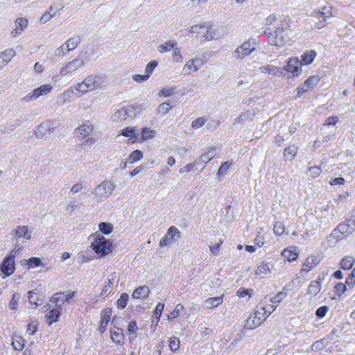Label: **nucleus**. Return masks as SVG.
<instances>
[{
  "label": "nucleus",
  "mask_w": 355,
  "mask_h": 355,
  "mask_svg": "<svg viewBox=\"0 0 355 355\" xmlns=\"http://www.w3.org/2000/svg\"><path fill=\"white\" fill-rule=\"evenodd\" d=\"M108 85L107 77L101 73H94L85 77L83 81L72 85L69 89L62 92L58 97L61 104L66 103L71 94L81 97L87 93L96 89H103Z\"/></svg>",
  "instance_id": "obj_1"
},
{
  "label": "nucleus",
  "mask_w": 355,
  "mask_h": 355,
  "mask_svg": "<svg viewBox=\"0 0 355 355\" xmlns=\"http://www.w3.org/2000/svg\"><path fill=\"white\" fill-rule=\"evenodd\" d=\"M291 19L288 17L280 20L274 30L267 28L264 33L268 37L269 44L277 46H282L288 42L286 31Z\"/></svg>",
  "instance_id": "obj_2"
},
{
  "label": "nucleus",
  "mask_w": 355,
  "mask_h": 355,
  "mask_svg": "<svg viewBox=\"0 0 355 355\" xmlns=\"http://www.w3.org/2000/svg\"><path fill=\"white\" fill-rule=\"evenodd\" d=\"M94 130V123L89 120L85 121L74 130L76 137L82 141L80 144L82 146L91 147L96 142V139L91 136Z\"/></svg>",
  "instance_id": "obj_3"
},
{
  "label": "nucleus",
  "mask_w": 355,
  "mask_h": 355,
  "mask_svg": "<svg viewBox=\"0 0 355 355\" xmlns=\"http://www.w3.org/2000/svg\"><path fill=\"white\" fill-rule=\"evenodd\" d=\"M336 209L331 203L328 202L326 205L320 207L316 211L317 226L325 229L330 224L334 223L336 221Z\"/></svg>",
  "instance_id": "obj_4"
},
{
  "label": "nucleus",
  "mask_w": 355,
  "mask_h": 355,
  "mask_svg": "<svg viewBox=\"0 0 355 355\" xmlns=\"http://www.w3.org/2000/svg\"><path fill=\"white\" fill-rule=\"evenodd\" d=\"M89 60V55L87 51L80 52L73 60L67 62L60 70V76H67L76 71L83 67Z\"/></svg>",
  "instance_id": "obj_5"
},
{
  "label": "nucleus",
  "mask_w": 355,
  "mask_h": 355,
  "mask_svg": "<svg viewBox=\"0 0 355 355\" xmlns=\"http://www.w3.org/2000/svg\"><path fill=\"white\" fill-rule=\"evenodd\" d=\"M260 44L259 40L254 37H250L235 49L233 53V57L236 60H242L245 57L251 55L259 47Z\"/></svg>",
  "instance_id": "obj_6"
},
{
  "label": "nucleus",
  "mask_w": 355,
  "mask_h": 355,
  "mask_svg": "<svg viewBox=\"0 0 355 355\" xmlns=\"http://www.w3.org/2000/svg\"><path fill=\"white\" fill-rule=\"evenodd\" d=\"M92 239L91 248L100 257L109 253L111 243L98 232L90 236Z\"/></svg>",
  "instance_id": "obj_7"
},
{
  "label": "nucleus",
  "mask_w": 355,
  "mask_h": 355,
  "mask_svg": "<svg viewBox=\"0 0 355 355\" xmlns=\"http://www.w3.org/2000/svg\"><path fill=\"white\" fill-rule=\"evenodd\" d=\"M355 231V217L339 224L334 230V234L338 240L343 239Z\"/></svg>",
  "instance_id": "obj_8"
},
{
  "label": "nucleus",
  "mask_w": 355,
  "mask_h": 355,
  "mask_svg": "<svg viewBox=\"0 0 355 355\" xmlns=\"http://www.w3.org/2000/svg\"><path fill=\"white\" fill-rule=\"evenodd\" d=\"M11 235L13 236L12 241L15 246L19 245L20 243H24L31 239V233L27 225L17 226L12 230Z\"/></svg>",
  "instance_id": "obj_9"
},
{
  "label": "nucleus",
  "mask_w": 355,
  "mask_h": 355,
  "mask_svg": "<svg viewBox=\"0 0 355 355\" xmlns=\"http://www.w3.org/2000/svg\"><path fill=\"white\" fill-rule=\"evenodd\" d=\"M17 250H16L15 248L10 250L4 257L1 264L0 265L1 271L5 275L6 277L11 275L15 270L14 259Z\"/></svg>",
  "instance_id": "obj_10"
},
{
  "label": "nucleus",
  "mask_w": 355,
  "mask_h": 355,
  "mask_svg": "<svg viewBox=\"0 0 355 355\" xmlns=\"http://www.w3.org/2000/svg\"><path fill=\"white\" fill-rule=\"evenodd\" d=\"M266 318V315L263 314L262 311L257 308L247 319L245 327L248 329H254L259 327Z\"/></svg>",
  "instance_id": "obj_11"
},
{
  "label": "nucleus",
  "mask_w": 355,
  "mask_h": 355,
  "mask_svg": "<svg viewBox=\"0 0 355 355\" xmlns=\"http://www.w3.org/2000/svg\"><path fill=\"white\" fill-rule=\"evenodd\" d=\"M52 89L53 87L49 84L41 85L24 96L21 101L23 103H28L35 101L41 96H45L49 94Z\"/></svg>",
  "instance_id": "obj_12"
},
{
  "label": "nucleus",
  "mask_w": 355,
  "mask_h": 355,
  "mask_svg": "<svg viewBox=\"0 0 355 355\" xmlns=\"http://www.w3.org/2000/svg\"><path fill=\"white\" fill-rule=\"evenodd\" d=\"M284 69L287 72L289 78L299 76L302 73V64L298 58H291Z\"/></svg>",
  "instance_id": "obj_13"
},
{
  "label": "nucleus",
  "mask_w": 355,
  "mask_h": 355,
  "mask_svg": "<svg viewBox=\"0 0 355 355\" xmlns=\"http://www.w3.org/2000/svg\"><path fill=\"white\" fill-rule=\"evenodd\" d=\"M180 232L176 227H170L168 229L166 234L160 239L159 246L162 248L166 247L175 242L178 239L180 238Z\"/></svg>",
  "instance_id": "obj_14"
},
{
  "label": "nucleus",
  "mask_w": 355,
  "mask_h": 355,
  "mask_svg": "<svg viewBox=\"0 0 355 355\" xmlns=\"http://www.w3.org/2000/svg\"><path fill=\"white\" fill-rule=\"evenodd\" d=\"M54 128V123L52 121H45L37 127L35 133V136L40 139L49 136L53 132Z\"/></svg>",
  "instance_id": "obj_15"
},
{
  "label": "nucleus",
  "mask_w": 355,
  "mask_h": 355,
  "mask_svg": "<svg viewBox=\"0 0 355 355\" xmlns=\"http://www.w3.org/2000/svg\"><path fill=\"white\" fill-rule=\"evenodd\" d=\"M204 26H206V28L203 29V37L205 40H217L223 35L221 28L213 26L209 23H204Z\"/></svg>",
  "instance_id": "obj_16"
},
{
  "label": "nucleus",
  "mask_w": 355,
  "mask_h": 355,
  "mask_svg": "<svg viewBox=\"0 0 355 355\" xmlns=\"http://www.w3.org/2000/svg\"><path fill=\"white\" fill-rule=\"evenodd\" d=\"M110 191L111 182L109 181H103L94 189L93 193L96 198L104 200L110 196L111 193Z\"/></svg>",
  "instance_id": "obj_17"
},
{
  "label": "nucleus",
  "mask_w": 355,
  "mask_h": 355,
  "mask_svg": "<svg viewBox=\"0 0 355 355\" xmlns=\"http://www.w3.org/2000/svg\"><path fill=\"white\" fill-rule=\"evenodd\" d=\"M203 65V60L200 58H192L186 62L183 67L184 75H190L198 71Z\"/></svg>",
  "instance_id": "obj_18"
},
{
  "label": "nucleus",
  "mask_w": 355,
  "mask_h": 355,
  "mask_svg": "<svg viewBox=\"0 0 355 355\" xmlns=\"http://www.w3.org/2000/svg\"><path fill=\"white\" fill-rule=\"evenodd\" d=\"M15 24V28L10 32V35L13 38L17 37L25 31L28 26V21L26 18L19 17L16 19Z\"/></svg>",
  "instance_id": "obj_19"
},
{
  "label": "nucleus",
  "mask_w": 355,
  "mask_h": 355,
  "mask_svg": "<svg viewBox=\"0 0 355 355\" xmlns=\"http://www.w3.org/2000/svg\"><path fill=\"white\" fill-rule=\"evenodd\" d=\"M313 15L318 19L322 18L323 21H326L334 16V8L332 6L328 5L324 6L320 9L313 11Z\"/></svg>",
  "instance_id": "obj_20"
},
{
  "label": "nucleus",
  "mask_w": 355,
  "mask_h": 355,
  "mask_svg": "<svg viewBox=\"0 0 355 355\" xmlns=\"http://www.w3.org/2000/svg\"><path fill=\"white\" fill-rule=\"evenodd\" d=\"M282 255L284 259L291 262L297 259L299 252L296 246H290L282 251Z\"/></svg>",
  "instance_id": "obj_21"
},
{
  "label": "nucleus",
  "mask_w": 355,
  "mask_h": 355,
  "mask_svg": "<svg viewBox=\"0 0 355 355\" xmlns=\"http://www.w3.org/2000/svg\"><path fill=\"white\" fill-rule=\"evenodd\" d=\"M277 306L271 303L270 302H264V298L261 300L259 304V306L257 307L259 310H261L265 315L268 318Z\"/></svg>",
  "instance_id": "obj_22"
},
{
  "label": "nucleus",
  "mask_w": 355,
  "mask_h": 355,
  "mask_svg": "<svg viewBox=\"0 0 355 355\" xmlns=\"http://www.w3.org/2000/svg\"><path fill=\"white\" fill-rule=\"evenodd\" d=\"M101 324L99 327V331L103 334L105 328L110 320L111 316V309H106L101 312Z\"/></svg>",
  "instance_id": "obj_23"
},
{
  "label": "nucleus",
  "mask_w": 355,
  "mask_h": 355,
  "mask_svg": "<svg viewBox=\"0 0 355 355\" xmlns=\"http://www.w3.org/2000/svg\"><path fill=\"white\" fill-rule=\"evenodd\" d=\"M316 56L317 52L315 50L307 51L301 55L300 63L302 65H309L313 62Z\"/></svg>",
  "instance_id": "obj_24"
},
{
  "label": "nucleus",
  "mask_w": 355,
  "mask_h": 355,
  "mask_svg": "<svg viewBox=\"0 0 355 355\" xmlns=\"http://www.w3.org/2000/svg\"><path fill=\"white\" fill-rule=\"evenodd\" d=\"M259 71L264 74L279 76L282 73L279 67H274L272 65H263L259 67Z\"/></svg>",
  "instance_id": "obj_25"
},
{
  "label": "nucleus",
  "mask_w": 355,
  "mask_h": 355,
  "mask_svg": "<svg viewBox=\"0 0 355 355\" xmlns=\"http://www.w3.org/2000/svg\"><path fill=\"white\" fill-rule=\"evenodd\" d=\"M150 290L148 286H142L137 288L132 293V297L135 299L143 300L149 295Z\"/></svg>",
  "instance_id": "obj_26"
},
{
  "label": "nucleus",
  "mask_w": 355,
  "mask_h": 355,
  "mask_svg": "<svg viewBox=\"0 0 355 355\" xmlns=\"http://www.w3.org/2000/svg\"><path fill=\"white\" fill-rule=\"evenodd\" d=\"M320 260L315 256L308 257L304 264L302 270L305 272H309L313 268L316 266L319 263Z\"/></svg>",
  "instance_id": "obj_27"
},
{
  "label": "nucleus",
  "mask_w": 355,
  "mask_h": 355,
  "mask_svg": "<svg viewBox=\"0 0 355 355\" xmlns=\"http://www.w3.org/2000/svg\"><path fill=\"white\" fill-rule=\"evenodd\" d=\"M271 272L269 267V263L267 261H261L255 270V275L260 277H263Z\"/></svg>",
  "instance_id": "obj_28"
},
{
  "label": "nucleus",
  "mask_w": 355,
  "mask_h": 355,
  "mask_svg": "<svg viewBox=\"0 0 355 355\" xmlns=\"http://www.w3.org/2000/svg\"><path fill=\"white\" fill-rule=\"evenodd\" d=\"M223 302V296L209 297L204 301L203 306L206 309H213L221 304Z\"/></svg>",
  "instance_id": "obj_29"
},
{
  "label": "nucleus",
  "mask_w": 355,
  "mask_h": 355,
  "mask_svg": "<svg viewBox=\"0 0 355 355\" xmlns=\"http://www.w3.org/2000/svg\"><path fill=\"white\" fill-rule=\"evenodd\" d=\"M51 302L55 304L57 309L61 310L62 306L64 304V302H66L65 293L58 292L55 293Z\"/></svg>",
  "instance_id": "obj_30"
},
{
  "label": "nucleus",
  "mask_w": 355,
  "mask_h": 355,
  "mask_svg": "<svg viewBox=\"0 0 355 355\" xmlns=\"http://www.w3.org/2000/svg\"><path fill=\"white\" fill-rule=\"evenodd\" d=\"M321 290V284L320 282L312 281L308 287V293L311 296V298L315 297Z\"/></svg>",
  "instance_id": "obj_31"
},
{
  "label": "nucleus",
  "mask_w": 355,
  "mask_h": 355,
  "mask_svg": "<svg viewBox=\"0 0 355 355\" xmlns=\"http://www.w3.org/2000/svg\"><path fill=\"white\" fill-rule=\"evenodd\" d=\"M286 292L281 291L273 297H265L264 302H270L271 303L275 304L277 306L278 304L286 297Z\"/></svg>",
  "instance_id": "obj_32"
},
{
  "label": "nucleus",
  "mask_w": 355,
  "mask_h": 355,
  "mask_svg": "<svg viewBox=\"0 0 355 355\" xmlns=\"http://www.w3.org/2000/svg\"><path fill=\"white\" fill-rule=\"evenodd\" d=\"M112 342L117 345H122L124 343L123 332L121 329H112Z\"/></svg>",
  "instance_id": "obj_33"
},
{
  "label": "nucleus",
  "mask_w": 355,
  "mask_h": 355,
  "mask_svg": "<svg viewBox=\"0 0 355 355\" xmlns=\"http://www.w3.org/2000/svg\"><path fill=\"white\" fill-rule=\"evenodd\" d=\"M132 110L133 106L123 107L115 112L114 116L115 118L119 119L120 121L125 120L126 119V116H128L129 114L132 112Z\"/></svg>",
  "instance_id": "obj_34"
},
{
  "label": "nucleus",
  "mask_w": 355,
  "mask_h": 355,
  "mask_svg": "<svg viewBox=\"0 0 355 355\" xmlns=\"http://www.w3.org/2000/svg\"><path fill=\"white\" fill-rule=\"evenodd\" d=\"M216 155V148L215 147L210 148L207 153L201 155L200 160L205 164H207Z\"/></svg>",
  "instance_id": "obj_35"
},
{
  "label": "nucleus",
  "mask_w": 355,
  "mask_h": 355,
  "mask_svg": "<svg viewBox=\"0 0 355 355\" xmlns=\"http://www.w3.org/2000/svg\"><path fill=\"white\" fill-rule=\"evenodd\" d=\"M355 263V259L352 256L344 257L340 263V267L343 270H349Z\"/></svg>",
  "instance_id": "obj_36"
},
{
  "label": "nucleus",
  "mask_w": 355,
  "mask_h": 355,
  "mask_svg": "<svg viewBox=\"0 0 355 355\" xmlns=\"http://www.w3.org/2000/svg\"><path fill=\"white\" fill-rule=\"evenodd\" d=\"M81 40L80 37L76 35L70 37L66 42V46L67 48V51H73L74 50L78 45L80 44Z\"/></svg>",
  "instance_id": "obj_37"
},
{
  "label": "nucleus",
  "mask_w": 355,
  "mask_h": 355,
  "mask_svg": "<svg viewBox=\"0 0 355 355\" xmlns=\"http://www.w3.org/2000/svg\"><path fill=\"white\" fill-rule=\"evenodd\" d=\"M297 153V148L295 146H289L284 149V156L286 160H293Z\"/></svg>",
  "instance_id": "obj_38"
},
{
  "label": "nucleus",
  "mask_w": 355,
  "mask_h": 355,
  "mask_svg": "<svg viewBox=\"0 0 355 355\" xmlns=\"http://www.w3.org/2000/svg\"><path fill=\"white\" fill-rule=\"evenodd\" d=\"M254 116V113L250 110L243 112L239 117L235 119V123H243L249 119H252Z\"/></svg>",
  "instance_id": "obj_39"
},
{
  "label": "nucleus",
  "mask_w": 355,
  "mask_h": 355,
  "mask_svg": "<svg viewBox=\"0 0 355 355\" xmlns=\"http://www.w3.org/2000/svg\"><path fill=\"white\" fill-rule=\"evenodd\" d=\"M60 311L61 310L55 308L46 313L45 316L47 319L50 320V321H49V325H51L53 322L58 320L60 314Z\"/></svg>",
  "instance_id": "obj_40"
},
{
  "label": "nucleus",
  "mask_w": 355,
  "mask_h": 355,
  "mask_svg": "<svg viewBox=\"0 0 355 355\" xmlns=\"http://www.w3.org/2000/svg\"><path fill=\"white\" fill-rule=\"evenodd\" d=\"M120 135L130 137V140L131 141V143H135L138 139L137 135L135 134V129L134 128H126L122 130Z\"/></svg>",
  "instance_id": "obj_41"
},
{
  "label": "nucleus",
  "mask_w": 355,
  "mask_h": 355,
  "mask_svg": "<svg viewBox=\"0 0 355 355\" xmlns=\"http://www.w3.org/2000/svg\"><path fill=\"white\" fill-rule=\"evenodd\" d=\"M175 45H176V43L175 42L168 41L164 44H160L159 46H158L157 51L160 53H164L166 52H169L175 47Z\"/></svg>",
  "instance_id": "obj_42"
},
{
  "label": "nucleus",
  "mask_w": 355,
  "mask_h": 355,
  "mask_svg": "<svg viewBox=\"0 0 355 355\" xmlns=\"http://www.w3.org/2000/svg\"><path fill=\"white\" fill-rule=\"evenodd\" d=\"M183 305L182 304H178L175 306L174 310L168 315L167 318L170 320H173L182 315L183 313Z\"/></svg>",
  "instance_id": "obj_43"
},
{
  "label": "nucleus",
  "mask_w": 355,
  "mask_h": 355,
  "mask_svg": "<svg viewBox=\"0 0 355 355\" xmlns=\"http://www.w3.org/2000/svg\"><path fill=\"white\" fill-rule=\"evenodd\" d=\"M15 55V51L13 49H8L0 53V57L6 64Z\"/></svg>",
  "instance_id": "obj_44"
},
{
  "label": "nucleus",
  "mask_w": 355,
  "mask_h": 355,
  "mask_svg": "<svg viewBox=\"0 0 355 355\" xmlns=\"http://www.w3.org/2000/svg\"><path fill=\"white\" fill-rule=\"evenodd\" d=\"M12 345L15 350H21L24 347V339L21 336H14L12 338Z\"/></svg>",
  "instance_id": "obj_45"
},
{
  "label": "nucleus",
  "mask_w": 355,
  "mask_h": 355,
  "mask_svg": "<svg viewBox=\"0 0 355 355\" xmlns=\"http://www.w3.org/2000/svg\"><path fill=\"white\" fill-rule=\"evenodd\" d=\"M28 268H34L42 265L41 259L38 257H31L27 260H25Z\"/></svg>",
  "instance_id": "obj_46"
},
{
  "label": "nucleus",
  "mask_w": 355,
  "mask_h": 355,
  "mask_svg": "<svg viewBox=\"0 0 355 355\" xmlns=\"http://www.w3.org/2000/svg\"><path fill=\"white\" fill-rule=\"evenodd\" d=\"M128 300H129V295L125 293H122L120 295L119 299H118V300L116 302L117 308H119L120 309H124L127 305V302H128Z\"/></svg>",
  "instance_id": "obj_47"
},
{
  "label": "nucleus",
  "mask_w": 355,
  "mask_h": 355,
  "mask_svg": "<svg viewBox=\"0 0 355 355\" xmlns=\"http://www.w3.org/2000/svg\"><path fill=\"white\" fill-rule=\"evenodd\" d=\"M143 157V153L139 150L133 151L130 155L128 162L132 164L135 162L139 161Z\"/></svg>",
  "instance_id": "obj_48"
},
{
  "label": "nucleus",
  "mask_w": 355,
  "mask_h": 355,
  "mask_svg": "<svg viewBox=\"0 0 355 355\" xmlns=\"http://www.w3.org/2000/svg\"><path fill=\"white\" fill-rule=\"evenodd\" d=\"M232 163L229 161H226L220 165L218 170L217 175L219 177L223 176L229 170L230 166H232Z\"/></svg>",
  "instance_id": "obj_49"
},
{
  "label": "nucleus",
  "mask_w": 355,
  "mask_h": 355,
  "mask_svg": "<svg viewBox=\"0 0 355 355\" xmlns=\"http://www.w3.org/2000/svg\"><path fill=\"white\" fill-rule=\"evenodd\" d=\"M320 78L318 76H312L306 79L304 83L306 87H308L309 89L313 88L319 82Z\"/></svg>",
  "instance_id": "obj_50"
},
{
  "label": "nucleus",
  "mask_w": 355,
  "mask_h": 355,
  "mask_svg": "<svg viewBox=\"0 0 355 355\" xmlns=\"http://www.w3.org/2000/svg\"><path fill=\"white\" fill-rule=\"evenodd\" d=\"M206 28V26H204V24H197L192 26H190L187 28V31L189 33H202L203 34V29Z\"/></svg>",
  "instance_id": "obj_51"
},
{
  "label": "nucleus",
  "mask_w": 355,
  "mask_h": 355,
  "mask_svg": "<svg viewBox=\"0 0 355 355\" xmlns=\"http://www.w3.org/2000/svg\"><path fill=\"white\" fill-rule=\"evenodd\" d=\"M155 132L154 130H150L148 128H144L142 129L141 139L143 141L153 138L155 137Z\"/></svg>",
  "instance_id": "obj_52"
},
{
  "label": "nucleus",
  "mask_w": 355,
  "mask_h": 355,
  "mask_svg": "<svg viewBox=\"0 0 355 355\" xmlns=\"http://www.w3.org/2000/svg\"><path fill=\"white\" fill-rule=\"evenodd\" d=\"M347 286H348L346 283L343 284L341 282L337 283L334 286V292L336 293L338 296H341L344 294V293L347 290Z\"/></svg>",
  "instance_id": "obj_53"
},
{
  "label": "nucleus",
  "mask_w": 355,
  "mask_h": 355,
  "mask_svg": "<svg viewBox=\"0 0 355 355\" xmlns=\"http://www.w3.org/2000/svg\"><path fill=\"white\" fill-rule=\"evenodd\" d=\"M169 347L171 351L177 352L180 347V340L175 336H172L169 340Z\"/></svg>",
  "instance_id": "obj_54"
},
{
  "label": "nucleus",
  "mask_w": 355,
  "mask_h": 355,
  "mask_svg": "<svg viewBox=\"0 0 355 355\" xmlns=\"http://www.w3.org/2000/svg\"><path fill=\"white\" fill-rule=\"evenodd\" d=\"M158 65V62L155 60L150 61L149 63L147 64L146 69H145V74L150 76L153 73L154 69L155 67Z\"/></svg>",
  "instance_id": "obj_55"
},
{
  "label": "nucleus",
  "mask_w": 355,
  "mask_h": 355,
  "mask_svg": "<svg viewBox=\"0 0 355 355\" xmlns=\"http://www.w3.org/2000/svg\"><path fill=\"white\" fill-rule=\"evenodd\" d=\"M20 299V294L15 293L12 295V299L9 303V307L12 310H16L17 309L18 302Z\"/></svg>",
  "instance_id": "obj_56"
},
{
  "label": "nucleus",
  "mask_w": 355,
  "mask_h": 355,
  "mask_svg": "<svg viewBox=\"0 0 355 355\" xmlns=\"http://www.w3.org/2000/svg\"><path fill=\"white\" fill-rule=\"evenodd\" d=\"M327 340L325 339H321L314 342L311 345V349L314 352L321 350L324 347Z\"/></svg>",
  "instance_id": "obj_57"
},
{
  "label": "nucleus",
  "mask_w": 355,
  "mask_h": 355,
  "mask_svg": "<svg viewBox=\"0 0 355 355\" xmlns=\"http://www.w3.org/2000/svg\"><path fill=\"white\" fill-rule=\"evenodd\" d=\"M69 52H70V51H67L66 44L64 43L62 46L55 50L54 55L55 57H61L65 55Z\"/></svg>",
  "instance_id": "obj_58"
},
{
  "label": "nucleus",
  "mask_w": 355,
  "mask_h": 355,
  "mask_svg": "<svg viewBox=\"0 0 355 355\" xmlns=\"http://www.w3.org/2000/svg\"><path fill=\"white\" fill-rule=\"evenodd\" d=\"M173 51L172 53L173 60L176 62H182L183 60V56L180 52V50L178 47H174L173 49Z\"/></svg>",
  "instance_id": "obj_59"
},
{
  "label": "nucleus",
  "mask_w": 355,
  "mask_h": 355,
  "mask_svg": "<svg viewBox=\"0 0 355 355\" xmlns=\"http://www.w3.org/2000/svg\"><path fill=\"white\" fill-rule=\"evenodd\" d=\"M164 308V304L163 303H158L157 306H155V311H154V317L157 318V324H158L160 317L162 315V311Z\"/></svg>",
  "instance_id": "obj_60"
},
{
  "label": "nucleus",
  "mask_w": 355,
  "mask_h": 355,
  "mask_svg": "<svg viewBox=\"0 0 355 355\" xmlns=\"http://www.w3.org/2000/svg\"><path fill=\"white\" fill-rule=\"evenodd\" d=\"M171 108H172V107L170 105V104L168 103L164 102V103H161L159 105V107L157 108V112H158V113L162 114V115H164Z\"/></svg>",
  "instance_id": "obj_61"
},
{
  "label": "nucleus",
  "mask_w": 355,
  "mask_h": 355,
  "mask_svg": "<svg viewBox=\"0 0 355 355\" xmlns=\"http://www.w3.org/2000/svg\"><path fill=\"white\" fill-rule=\"evenodd\" d=\"M176 92L175 87H164L159 92V95L164 97H168L175 94Z\"/></svg>",
  "instance_id": "obj_62"
},
{
  "label": "nucleus",
  "mask_w": 355,
  "mask_h": 355,
  "mask_svg": "<svg viewBox=\"0 0 355 355\" xmlns=\"http://www.w3.org/2000/svg\"><path fill=\"white\" fill-rule=\"evenodd\" d=\"M322 172V168L319 166H311L309 168V173L311 177L315 178L318 177Z\"/></svg>",
  "instance_id": "obj_63"
},
{
  "label": "nucleus",
  "mask_w": 355,
  "mask_h": 355,
  "mask_svg": "<svg viewBox=\"0 0 355 355\" xmlns=\"http://www.w3.org/2000/svg\"><path fill=\"white\" fill-rule=\"evenodd\" d=\"M345 283L349 288H352L355 285V267L346 278Z\"/></svg>",
  "instance_id": "obj_64"
}]
</instances>
